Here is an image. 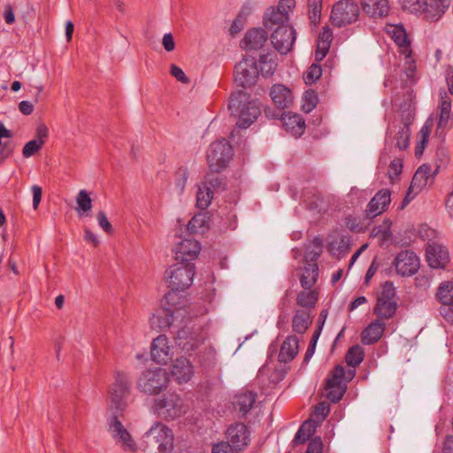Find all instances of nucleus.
I'll return each mask as SVG.
<instances>
[{
    "mask_svg": "<svg viewBox=\"0 0 453 453\" xmlns=\"http://www.w3.org/2000/svg\"><path fill=\"white\" fill-rule=\"evenodd\" d=\"M319 278V266L316 263H311L303 267L300 278L301 285L304 289H311Z\"/></svg>",
    "mask_w": 453,
    "mask_h": 453,
    "instance_id": "a19ab883",
    "label": "nucleus"
},
{
    "mask_svg": "<svg viewBox=\"0 0 453 453\" xmlns=\"http://www.w3.org/2000/svg\"><path fill=\"white\" fill-rule=\"evenodd\" d=\"M404 56V68L406 75L410 78L413 77L416 71V62L413 59L411 54L412 50H411L410 53H400Z\"/></svg>",
    "mask_w": 453,
    "mask_h": 453,
    "instance_id": "bf43d9fd",
    "label": "nucleus"
},
{
    "mask_svg": "<svg viewBox=\"0 0 453 453\" xmlns=\"http://www.w3.org/2000/svg\"><path fill=\"white\" fill-rule=\"evenodd\" d=\"M364 350L359 345L350 347L345 356L346 363L349 366L356 368L364 360Z\"/></svg>",
    "mask_w": 453,
    "mask_h": 453,
    "instance_id": "49530a36",
    "label": "nucleus"
},
{
    "mask_svg": "<svg viewBox=\"0 0 453 453\" xmlns=\"http://www.w3.org/2000/svg\"><path fill=\"white\" fill-rule=\"evenodd\" d=\"M333 40V33L329 27L326 26L319 33L315 52V60L320 62L326 56Z\"/></svg>",
    "mask_w": 453,
    "mask_h": 453,
    "instance_id": "e433bc0d",
    "label": "nucleus"
},
{
    "mask_svg": "<svg viewBox=\"0 0 453 453\" xmlns=\"http://www.w3.org/2000/svg\"><path fill=\"white\" fill-rule=\"evenodd\" d=\"M186 409L184 400L176 393L165 394L161 399H157L154 403L157 415L167 421L183 415Z\"/></svg>",
    "mask_w": 453,
    "mask_h": 453,
    "instance_id": "20e7f679",
    "label": "nucleus"
},
{
    "mask_svg": "<svg viewBox=\"0 0 453 453\" xmlns=\"http://www.w3.org/2000/svg\"><path fill=\"white\" fill-rule=\"evenodd\" d=\"M319 294L316 290L301 291L296 297L297 305L301 306L302 310H308L311 313L318 302Z\"/></svg>",
    "mask_w": 453,
    "mask_h": 453,
    "instance_id": "79ce46f5",
    "label": "nucleus"
},
{
    "mask_svg": "<svg viewBox=\"0 0 453 453\" xmlns=\"http://www.w3.org/2000/svg\"><path fill=\"white\" fill-rule=\"evenodd\" d=\"M48 135H49L48 127H46L45 124L41 123L38 125V127L36 128V133H35L36 137L34 140L36 142H41L42 145H43L45 143V139L48 137Z\"/></svg>",
    "mask_w": 453,
    "mask_h": 453,
    "instance_id": "338daca9",
    "label": "nucleus"
},
{
    "mask_svg": "<svg viewBox=\"0 0 453 453\" xmlns=\"http://www.w3.org/2000/svg\"><path fill=\"white\" fill-rule=\"evenodd\" d=\"M169 383V374L163 368L147 369L137 381V388L148 395H157L165 390Z\"/></svg>",
    "mask_w": 453,
    "mask_h": 453,
    "instance_id": "39448f33",
    "label": "nucleus"
},
{
    "mask_svg": "<svg viewBox=\"0 0 453 453\" xmlns=\"http://www.w3.org/2000/svg\"><path fill=\"white\" fill-rule=\"evenodd\" d=\"M385 31L397 45L399 53L411 52V40L402 24H387Z\"/></svg>",
    "mask_w": 453,
    "mask_h": 453,
    "instance_id": "b1692460",
    "label": "nucleus"
},
{
    "mask_svg": "<svg viewBox=\"0 0 453 453\" xmlns=\"http://www.w3.org/2000/svg\"><path fill=\"white\" fill-rule=\"evenodd\" d=\"M195 275V265L192 263L178 262L171 265L165 272V278L173 290H184L189 288Z\"/></svg>",
    "mask_w": 453,
    "mask_h": 453,
    "instance_id": "0eeeda50",
    "label": "nucleus"
},
{
    "mask_svg": "<svg viewBox=\"0 0 453 453\" xmlns=\"http://www.w3.org/2000/svg\"><path fill=\"white\" fill-rule=\"evenodd\" d=\"M150 354L152 359L158 364H166L173 356V349L165 335H159L151 343Z\"/></svg>",
    "mask_w": 453,
    "mask_h": 453,
    "instance_id": "5701e85b",
    "label": "nucleus"
},
{
    "mask_svg": "<svg viewBox=\"0 0 453 453\" xmlns=\"http://www.w3.org/2000/svg\"><path fill=\"white\" fill-rule=\"evenodd\" d=\"M211 453H234L233 446L226 441H221L212 447Z\"/></svg>",
    "mask_w": 453,
    "mask_h": 453,
    "instance_id": "774afa93",
    "label": "nucleus"
},
{
    "mask_svg": "<svg viewBox=\"0 0 453 453\" xmlns=\"http://www.w3.org/2000/svg\"><path fill=\"white\" fill-rule=\"evenodd\" d=\"M213 198V190L211 189L204 182L198 186L196 194V204L200 209H206L211 203Z\"/></svg>",
    "mask_w": 453,
    "mask_h": 453,
    "instance_id": "a18cd8bd",
    "label": "nucleus"
},
{
    "mask_svg": "<svg viewBox=\"0 0 453 453\" xmlns=\"http://www.w3.org/2000/svg\"><path fill=\"white\" fill-rule=\"evenodd\" d=\"M257 401V393L250 390H242L234 396V407L240 417L246 418Z\"/></svg>",
    "mask_w": 453,
    "mask_h": 453,
    "instance_id": "393cba45",
    "label": "nucleus"
},
{
    "mask_svg": "<svg viewBox=\"0 0 453 453\" xmlns=\"http://www.w3.org/2000/svg\"><path fill=\"white\" fill-rule=\"evenodd\" d=\"M345 224L346 226L353 232L360 233L365 230L363 224L355 217H347L345 219Z\"/></svg>",
    "mask_w": 453,
    "mask_h": 453,
    "instance_id": "e2e57ef3",
    "label": "nucleus"
},
{
    "mask_svg": "<svg viewBox=\"0 0 453 453\" xmlns=\"http://www.w3.org/2000/svg\"><path fill=\"white\" fill-rule=\"evenodd\" d=\"M216 173H217L215 172L210 171V173L206 174L204 180V183L207 184L213 192L223 190L225 188V183Z\"/></svg>",
    "mask_w": 453,
    "mask_h": 453,
    "instance_id": "3c124183",
    "label": "nucleus"
},
{
    "mask_svg": "<svg viewBox=\"0 0 453 453\" xmlns=\"http://www.w3.org/2000/svg\"><path fill=\"white\" fill-rule=\"evenodd\" d=\"M363 11L371 18H384L388 15L390 6L388 0H361Z\"/></svg>",
    "mask_w": 453,
    "mask_h": 453,
    "instance_id": "c85d7f7f",
    "label": "nucleus"
},
{
    "mask_svg": "<svg viewBox=\"0 0 453 453\" xmlns=\"http://www.w3.org/2000/svg\"><path fill=\"white\" fill-rule=\"evenodd\" d=\"M436 298L441 304V314L449 322L453 323V281L441 282L436 291Z\"/></svg>",
    "mask_w": 453,
    "mask_h": 453,
    "instance_id": "dca6fc26",
    "label": "nucleus"
},
{
    "mask_svg": "<svg viewBox=\"0 0 453 453\" xmlns=\"http://www.w3.org/2000/svg\"><path fill=\"white\" fill-rule=\"evenodd\" d=\"M450 0H424V6L419 12L430 21L438 20L449 6Z\"/></svg>",
    "mask_w": 453,
    "mask_h": 453,
    "instance_id": "bb28decb",
    "label": "nucleus"
},
{
    "mask_svg": "<svg viewBox=\"0 0 453 453\" xmlns=\"http://www.w3.org/2000/svg\"><path fill=\"white\" fill-rule=\"evenodd\" d=\"M329 412V405L326 403H319L314 408L310 418L304 420L302 425H319L322 423Z\"/></svg>",
    "mask_w": 453,
    "mask_h": 453,
    "instance_id": "c03bdc74",
    "label": "nucleus"
},
{
    "mask_svg": "<svg viewBox=\"0 0 453 453\" xmlns=\"http://www.w3.org/2000/svg\"><path fill=\"white\" fill-rule=\"evenodd\" d=\"M434 127V120L428 118L423 124L421 129L417 134V142L415 147V155L420 157L423 155L424 150L428 142L432 129Z\"/></svg>",
    "mask_w": 453,
    "mask_h": 453,
    "instance_id": "58836bf2",
    "label": "nucleus"
},
{
    "mask_svg": "<svg viewBox=\"0 0 453 453\" xmlns=\"http://www.w3.org/2000/svg\"><path fill=\"white\" fill-rule=\"evenodd\" d=\"M323 449V442L319 436L311 440L305 453H321Z\"/></svg>",
    "mask_w": 453,
    "mask_h": 453,
    "instance_id": "0e129e2a",
    "label": "nucleus"
},
{
    "mask_svg": "<svg viewBox=\"0 0 453 453\" xmlns=\"http://www.w3.org/2000/svg\"><path fill=\"white\" fill-rule=\"evenodd\" d=\"M299 340L295 335L288 336L281 344L278 356L279 361L288 363L292 361L298 353Z\"/></svg>",
    "mask_w": 453,
    "mask_h": 453,
    "instance_id": "f704fd0d",
    "label": "nucleus"
},
{
    "mask_svg": "<svg viewBox=\"0 0 453 453\" xmlns=\"http://www.w3.org/2000/svg\"><path fill=\"white\" fill-rule=\"evenodd\" d=\"M158 444L160 453H169L173 448V434L169 426H151L147 433Z\"/></svg>",
    "mask_w": 453,
    "mask_h": 453,
    "instance_id": "412c9836",
    "label": "nucleus"
},
{
    "mask_svg": "<svg viewBox=\"0 0 453 453\" xmlns=\"http://www.w3.org/2000/svg\"><path fill=\"white\" fill-rule=\"evenodd\" d=\"M110 432L117 444H119L124 450L135 452L137 445L130 433L125 426H110Z\"/></svg>",
    "mask_w": 453,
    "mask_h": 453,
    "instance_id": "2f4dec72",
    "label": "nucleus"
},
{
    "mask_svg": "<svg viewBox=\"0 0 453 453\" xmlns=\"http://www.w3.org/2000/svg\"><path fill=\"white\" fill-rule=\"evenodd\" d=\"M285 130L295 137L301 136L305 129V122L303 117L296 113L285 112L281 116Z\"/></svg>",
    "mask_w": 453,
    "mask_h": 453,
    "instance_id": "c756f323",
    "label": "nucleus"
},
{
    "mask_svg": "<svg viewBox=\"0 0 453 453\" xmlns=\"http://www.w3.org/2000/svg\"><path fill=\"white\" fill-rule=\"evenodd\" d=\"M359 15L357 4L350 0H341L332 9L331 21L336 27H343L356 21Z\"/></svg>",
    "mask_w": 453,
    "mask_h": 453,
    "instance_id": "1a4fd4ad",
    "label": "nucleus"
},
{
    "mask_svg": "<svg viewBox=\"0 0 453 453\" xmlns=\"http://www.w3.org/2000/svg\"><path fill=\"white\" fill-rule=\"evenodd\" d=\"M395 267L396 272L403 275H412L419 267V259L413 251H401L395 259Z\"/></svg>",
    "mask_w": 453,
    "mask_h": 453,
    "instance_id": "f3484780",
    "label": "nucleus"
},
{
    "mask_svg": "<svg viewBox=\"0 0 453 453\" xmlns=\"http://www.w3.org/2000/svg\"><path fill=\"white\" fill-rule=\"evenodd\" d=\"M296 35L293 27L275 28L271 35V42L274 49L280 54L289 52L296 42Z\"/></svg>",
    "mask_w": 453,
    "mask_h": 453,
    "instance_id": "2eb2a0df",
    "label": "nucleus"
},
{
    "mask_svg": "<svg viewBox=\"0 0 453 453\" xmlns=\"http://www.w3.org/2000/svg\"><path fill=\"white\" fill-rule=\"evenodd\" d=\"M401 7L411 13L419 12L424 6V0H398Z\"/></svg>",
    "mask_w": 453,
    "mask_h": 453,
    "instance_id": "864d4df0",
    "label": "nucleus"
},
{
    "mask_svg": "<svg viewBox=\"0 0 453 453\" xmlns=\"http://www.w3.org/2000/svg\"><path fill=\"white\" fill-rule=\"evenodd\" d=\"M113 379L114 381L108 389L110 404L118 411H123L127 405L131 380L127 373L119 370L114 372Z\"/></svg>",
    "mask_w": 453,
    "mask_h": 453,
    "instance_id": "7ed1b4c3",
    "label": "nucleus"
},
{
    "mask_svg": "<svg viewBox=\"0 0 453 453\" xmlns=\"http://www.w3.org/2000/svg\"><path fill=\"white\" fill-rule=\"evenodd\" d=\"M395 296V289L393 283L386 281L381 286V291L379 294L376 305L373 308V313L381 319H391L397 309V303Z\"/></svg>",
    "mask_w": 453,
    "mask_h": 453,
    "instance_id": "6e6552de",
    "label": "nucleus"
},
{
    "mask_svg": "<svg viewBox=\"0 0 453 453\" xmlns=\"http://www.w3.org/2000/svg\"><path fill=\"white\" fill-rule=\"evenodd\" d=\"M403 166V160L401 158H395L391 161L388 169V175L391 182H394L401 174Z\"/></svg>",
    "mask_w": 453,
    "mask_h": 453,
    "instance_id": "5fc2aeb1",
    "label": "nucleus"
},
{
    "mask_svg": "<svg viewBox=\"0 0 453 453\" xmlns=\"http://www.w3.org/2000/svg\"><path fill=\"white\" fill-rule=\"evenodd\" d=\"M416 107L412 103L401 107L400 120L389 123L387 131V141L399 150L409 148L411 140V126L415 120Z\"/></svg>",
    "mask_w": 453,
    "mask_h": 453,
    "instance_id": "f257e3e1",
    "label": "nucleus"
},
{
    "mask_svg": "<svg viewBox=\"0 0 453 453\" xmlns=\"http://www.w3.org/2000/svg\"><path fill=\"white\" fill-rule=\"evenodd\" d=\"M432 168L428 165H422L416 171L407 194L403 201L402 208L410 203L428 183L433 181Z\"/></svg>",
    "mask_w": 453,
    "mask_h": 453,
    "instance_id": "4468645a",
    "label": "nucleus"
},
{
    "mask_svg": "<svg viewBox=\"0 0 453 453\" xmlns=\"http://www.w3.org/2000/svg\"><path fill=\"white\" fill-rule=\"evenodd\" d=\"M251 12V8L249 7V6H244L242 11H241V13L239 14L238 18L234 20L231 27H230V33L232 35H234V34H237L239 33L242 29V25L241 24V21L239 19V18L244 14V15H248Z\"/></svg>",
    "mask_w": 453,
    "mask_h": 453,
    "instance_id": "680f3d73",
    "label": "nucleus"
},
{
    "mask_svg": "<svg viewBox=\"0 0 453 453\" xmlns=\"http://www.w3.org/2000/svg\"><path fill=\"white\" fill-rule=\"evenodd\" d=\"M314 249L311 250H307L305 254V259L315 261L321 254V242L317 240L313 241Z\"/></svg>",
    "mask_w": 453,
    "mask_h": 453,
    "instance_id": "69168bd1",
    "label": "nucleus"
},
{
    "mask_svg": "<svg viewBox=\"0 0 453 453\" xmlns=\"http://www.w3.org/2000/svg\"><path fill=\"white\" fill-rule=\"evenodd\" d=\"M308 7L311 22L318 24L320 20L322 0H308Z\"/></svg>",
    "mask_w": 453,
    "mask_h": 453,
    "instance_id": "09e8293b",
    "label": "nucleus"
},
{
    "mask_svg": "<svg viewBox=\"0 0 453 453\" xmlns=\"http://www.w3.org/2000/svg\"><path fill=\"white\" fill-rule=\"evenodd\" d=\"M312 323V315L308 310H296L292 319V329L295 333L303 334Z\"/></svg>",
    "mask_w": 453,
    "mask_h": 453,
    "instance_id": "4c0bfd02",
    "label": "nucleus"
},
{
    "mask_svg": "<svg viewBox=\"0 0 453 453\" xmlns=\"http://www.w3.org/2000/svg\"><path fill=\"white\" fill-rule=\"evenodd\" d=\"M188 178V173L187 169H179L176 173L175 180V189L178 195H181L185 189L186 183Z\"/></svg>",
    "mask_w": 453,
    "mask_h": 453,
    "instance_id": "6e6d98bb",
    "label": "nucleus"
},
{
    "mask_svg": "<svg viewBox=\"0 0 453 453\" xmlns=\"http://www.w3.org/2000/svg\"><path fill=\"white\" fill-rule=\"evenodd\" d=\"M289 16L284 11L280 12L274 7L269 8L264 15V26L266 29L273 32L275 28L281 27H291L288 24Z\"/></svg>",
    "mask_w": 453,
    "mask_h": 453,
    "instance_id": "a878e982",
    "label": "nucleus"
},
{
    "mask_svg": "<svg viewBox=\"0 0 453 453\" xmlns=\"http://www.w3.org/2000/svg\"><path fill=\"white\" fill-rule=\"evenodd\" d=\"M426 261L432 268H445L449 261L448 250L443 245L436 242L428 243Z\"/></svg>",
    "mask_w": 453,
    "mask_h": 453,
    "instance_id": "4be33fe9",
    "label": "nucleus"
},
{
    "mask_svg": "<svg viewBox=\"0 0 453 453\" xmlns=\"http://www.w3.org/2000/svg\"><path fill=\"white\" fill-rule=\"evenodd\" d=\"M203 342V337L200 334V328L194 330L185 326L177 332L176 343L183 350L188 352L197 347Z\"/></svg>",
    "mask_w": 453,
    "mask_h": 453,
    "instance_id": "a211bd4d",
    "label": "nucleus"
},
{
    "mask_svg": "<svg viewBox=\"0 0 453 453\" xmlns=\"http://www.w3.org/2000/svg\"><path fill=\"white\" fill-rule=\"evenodd\" d=\"M226 436L233 446L241 450L246 447L250 441V431L248 426H228Z\"/></svg>",
    "mask_w": 453,
    "mask_h": 453,
    "instance_id": "72a5a7b5",
    "label": "nucleus"
},
{
    "mask_svg": "<svg viewBox=\"0 0 453 453\" xmlns=\"http://www.w3.org/2000/svg\"><path fill=\"white\" fill-rule=\"evenodd\" d=\"M259 74L264 77L272 76L278 66L277 56L274 54L267 53L260 56L257 63Z\"/></svg>",
    "mask_w": 453,
    "mask_h": 453,
    "instance_id": "ea45409f",
    "label": "nucleus"
},
{
    "mask_svg": "<svg viewBox=\"0 0 453 453\" xmlns=\"http://www.w3.org/2000/svg\"><path fill=\"white\" fill-rule=\"evenodd\" d=\"M201 250L200 243L193 239L180 241L174 249L175 259L182 263H191Z\"/></svg>",
    "mask_w": 453,
    "mask_h": 453,
    "instance_id": "aec40b11",
    "label": "nucleus"
},
{
    "mask_svg": "<svg viewBox=\"0 0 453 453\" xmlns=\"http://www.w3.org/2000/svg\"><path fill=\"white\" fill-rule=\"evenodd\" d=\"M439 96L435 135L443 137L446 130L449 128V120L453 119V114L451 112L452 100L443 88L440 89Z\"/></svg>",
    "mask_w": 453,
    "mask_h": 453,
    "instance_id": "ddd939ff",
    "label": "nucleus"
},
{
    "mask_svg": "<svg viewBox=\"0 0 453 453\" xmlns=\"http://www.w3.org/2000/svg\"><path fill=\"white\" fill-rule=\"evenodd\" d=\"M43 145H42L41 142H36L35 140L29 141L25 144L22 150V154L25 157H30L38 152Z\"/></svg>",
    "mask_w": 453,
    "mask_h": 453,
    "instance_id": "13d9d810",
    "label": "nucleus"
},
{
    "mask_svg": "<svg viewBox=\"0 0 453 453\" xmlns=\"http://www.w3.org/2000/svg\"><path fill=\"white\" fill-rule=\"evenodd\" d=\"M270 95L274 104L280 109L288 108L292 104V93L284 85H273L271 88Z\"/></svg>",
    "mask_w": 453,
    "mask_h": 453,
    "instance_id": "c9c22d12",
    "label": "nucleus"
},
{
    "mask_svg": "<svg viewBox=\"0 0 453 453\" xmlns=\"http://www.w3.org/2000/svg\"><path fill=\"white\" fill-rule=\"evenodd\" d=\"M170 73L180 82L183 83V84H188L189 83V79L188 78V76L185 74V73L183 72V70L181 68H180L179 66H177L176 65L174 64H172L171 66H170Z\"/></svg>",
    "mask_w": 453,
    "mask_h": 453,
    "instance_id": "052dcab7",
    "label": "nucleus"
},
{
    "mask_svg": "<svg viewBox=\"0 0 453 453\" xmlns=\"http://www.w3.org/2000/svg\"><path fill=\"white\" fill-rule=\"evenodd\" d=\"M386 324L380 319H375L370 323L361 333V341L364 344L370 345L377 342L383 335Z\"/></svg>",
    "mask_w": 453,
    "mask_h": 453,
    "instance_id": "7c9ffc66",
    "label": "nucleus"
},
{
    "mask_svg": "<svg viewBox=\"0 0 453 453\" xmlns=\"http://www.w3.org/2000/svg\"><path fill=\"white\" fill-rule=\"evenodd\" d=\"M321 74V66L314 63L310 66L307 73L305 74L304 81L306 83H313L320 78Z\"/></svg>",
    "mask_w": 453,
    "mask_h": 453,
    "instance_id": "4d7b16f0",
    "label": "nucleus"
},
{
    "mask_svg": "<svg viewBox=\"0 0 453 453\" xmlns=\"http://www.w3.org/2000/svg\"><path fill=\"white\" fill-rule=\"evenodd\" d=\"M188 314L184 308H161L153 314L150 322L152 327L165 330L174 325L175 322L181 323Z\"/></svg>",
    "mask_w": 453,
    "mask_h": 453,
    "instance_id": "9b49d317",
    "label": "nucleus"
},
{
    "mask_svg": "<svg viewBox=\"0 0 453 453\" xmlns=\"http://www.w3.org/2000/svg\"><path fill=\"white\" fill-rule=\"evenodd\" d=\"M209 227V218L203 213L195 215L188 224V230L191 234H203Z\"/></svg>",
    "mask_w": 453,
    "mask_h": 453,
    "instance_id": "37998d69",
    "label": "nucleus"
},
{
    "mask_svg": "<svg viewBox=\"0 0 453 453\" xmlns=\"http://www.w3.org/2000/svg\"><path fill=\"white\" fill-rule=\"evenodd\" d=\"M268 39L267 33L263 28H252L246 32L242 43L247 50H258Z\"/></svg>",
    "mask_w": 453,
    "mask_h": 453,
    "instance_id": "473e14b6",
    "label": "nucleus"
},
{
    "mask_svg": "<svg viewBox=\"0 0 453 453\" xmlns=\"http://www.w3.org/2000/svg\"><path fill=\"white\" fill-rule=\"evenodd\" d=\"M318 104L317 94L313 90H307L303 96L302 109L305 112H311Z\"/></svg>",
    "mask_w": 453,
    "mask_h": 453,
    "instance_id": "8fccbe9b",
    "label": "nucleus"
},
{
    "mask_svg": "<svg viewBox=\"0 0 453 453\" xmlns=\"http://www.w3.org/2000/svg\"><path fill=\"white\" fill-rule=\"evenodd\" d=\"M76 203L78 205L76 211L80 216L88 214L92 209V200L85 189L79 191L76 196Z\"/></svg>",
    "mask_w": 453,
    "mask_h": 453,
    "instance_id": "de8ad7c7",
    "label": "nucleus"
},
{
    "mask_svg": "<svg viewBox=\"0 0 453 453\" xmlns=\"http://www.w3.org/2000/svg\"><path fill=\"white\" fill-rule=\"evenodd\" d=\"M391 202V192L384 188L378 191L371 199L365 209V215L369 219H373L382 214L388 207Z\"/></svg>",
    "mask_w": 453,
    "mask_h": 453,
    "instance_id": "6ab92c4d",
    "label": "nucleus"
},
{
    "mask_svg": "<svg viewBox=\"0 0 453 453\" xmlns=\"http://www.w3.org/2000/svg\"><path fill=\"white\" fill-rule=\"evenodd\" d=\"M228 108L236 126L241 128L250 127L261 114L258 104L250 100V96L242 90L231 95Z\"/></svg>",
    "mask_w": 453,
    "mask_h": 453,
    "instance_id": "f03ea898",
    "label": "nucleus"
},
{
    "mask_svg": "<svg viewBox=\"0 0 453 453\" xmlns=\"http://www.w3.org/2000/svg\"><path fill=\"white\" fill-rule=\"evenodd\" d=\"M315 430L316 426H300L296 434L294 442L296 444H303L315 434Z\"/></svg>",
    "mask_w": 453,
    "mask_h": 453,
    "instance_id": "603ef678",
    "label": "nucleus"
},
{
    "mask_svg": "<svg viewBox=\"0 0 453 453\" xmlns=\"http://www.w3.org/2000/svg\"><path fill=\"white\" fill-rule=\"evenodd\" d=\"M172 375L178 383L189 381L194 375L192 364L185 357L177 358L172 367Z\"/></svg>",
    "mask_w": 453,
    "mask_h": 453,
    "instance_id": "cd10ccee",
    "label": "nucleus"
},
{
    "mask_svg": "<svg viewBox=\"0 0 453 453\" xmlns=\"http://www.w3.org/2000/svg\"><path fill=\"white\" fill-rule=\"evenodd\" d=\"M232 157V146L225 138L213 142L207 150V162L210 171L219 173L224 170Z\"/></svg>",
    "mask_w": 453,
    "mask_h": 453,
    "instance_id": "423d86ee",
    "label": "nucleus"
},
{
    "mask_svg": "<svg viewBox=\"0 0 453 453\" xmlns=\"http://www.w3.org/2000/svg\"><path fill=\"white\" fill-rule=\"evenodd\" d=\"M325 389L326 397L334 403L339 402L346 389L345 369L342 365H336L326 381Z\"/></svg>",
    "mask_w": 453,
    "mask_h": 453,
    "instance_id": "f8f14e48",
    "label": "nucleus"
},
{
    "mask_svg": "<svg viewBox=\"0 0 453 453\" xmlns=\"http://www.w3.org/2000/svg\"><path fill=\"white\" fill-rule=\"evenodd\" d=\"M259 75L255 58L244 57L234 67V81L241 87L254 85Z\"/></svg>",
    "mask_w": 453,
    "mask_h": 453,
    "instance_id": "9d476101",
    "label": "nucleus"
}]
</instances>
